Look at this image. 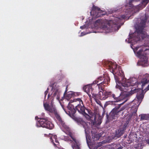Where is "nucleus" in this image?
Wrapping results in <instances>:
<instances>
[{
	"mask_svg": "<svg viewBox=\"0 0 149 149\" xmlns=\"http://www.w3.org/2000/svg\"><path fill=\"white\" fill-rule=\"evenodd\" d=\"M84 128L85 129V133L86 134V139L87 140V137L88 136V134L90 133V128L89 127H87L86 128L84 126Z\"/></svg>",
	"mask_w": 149,
	"mask_h": 149,
	"instance_id": "obj_22",
	"label": "nucleus"
},
{
	"mask_svg": "<svg viewBox=\"0 0 149 149\" xmlns=\"http://www.w3.org/2000/svg\"><path fill=\"white\" fill-rule=\"evenodd\" d=\"M99 135L98 134H96L93 136V138L95 140H98L99 139Z\"/></svg>",
	"mask_w": 149,
	"mask_h": 149,
	"instance_id": "obj_25",
	"label": "nucleus"
},
{
	"mask_svg": "<svg viewBox=\"0 0 149 149\" xmlns=\"http://www.w3.org/2000/svg\"><path fill=\"white\" fill-rule=\"evenodd\" d=\"M116 149H122L123 147L122 146L119 144H117L115 146Z\"/></svg>",
	"mask_w": 149,
	"mask_h": 149,
	"instance_id": "obj_26",
	"label": "nucleus"
},
{
	"mask_svg": "<svg viewBox=\"0 0 149 149\" xmlns=\"http://www.w3.org/2000/svg\"><path fill=\"white\" fill-rule=\"evenodd\" d=\"M129 90H128L126 91H126L125 90L121 91H122L121 93V94H120V95L117 96H116V95L115 94H112L111 97L114 99L115 102H118L122 100L123 99L122 97V95L124 96L123 98L125 97H127L130 94V93H128L127 92Z\"/></svg>",
	"mask_w": 149,
	"mask_h": 149,
	"instance_id": "obj_13",
	"label": "nucleus"
},
{
	"mask_svg": "<svg viewBox=\"0 0 149 149\" xmlns=\"http://www.w3.org/2000/svg\"><path fill=\"white\" fill-rule=\"evenodd\" d=\"M74 93L73 92H69L64 95L65 98L68 100H69L70 99L75 96Z\"/></svg>",
	"mask_w": 149,
	"mask_h": 149,
	"instance_id": "obj_18",
	"label": "nucleus"
},
{
	"mask_svg": "<svg viewBox=\"0 0 149 149\" xmlns=\"http://www.w3.org/2000/svg\"><path fill=\"white\" fill-rule=\"evenodd\" d=\"M129 37L128 38V39L127 40V39H126L125 41L126 42L127 41V42L128 43H130V32L129 33Z\"/></svg>",
	"mask_w": 149,
	"mask_h": 149,
	"instance_id": "obj_27",
	"label": "nucleus"
},
{
	"mask_svg": "<svg viewBox=\"0 0 149 149\" xmlns=\"http://www.w3.org/2000/svg\"><path fill=\"white\" fill-rule=\"evenodd\" d=\"M50 95H49V93L48 95V98H49V96H50Z\"/></svg>",
	"mask_w": 149,
	"mask_h": 149,
	"instance_id": "obj_40",
	"label": "nucleus"
},
{
	"mask_svg": "<svg viewBox=\"0 0 149 149\" xmlns=\"http://www.w3.org/2000/svg\"><path fill=\"white\" fill-rule=\"evenodd\" d=\"M139 116H140L141 117L140 120H148L149 119V116L148 115L146 114H141Z\"/></svg>",
	"mask_w": 149,
	"mask_h": 149,
	"instance_id": "obj_21",
	"label": "nucleus"
},
{
	"mask_svg": "<svg viewBox=\"0 0 149 149\" xmlns=\"http://www.w3.org/2000/svg\"><path fill=\"white\" fill-rule=\"evenodd\" d=\"M131 11L132 10V4L131 3Z\"/></svg>",
	"mask_w": 149,
	"mask_h": 149,
	"instance_id": "obj_38",
	"label": "nucleus"
},
{
	"mask_svg": "<svg viewBox=\"0 0 149 149\" xmlns=\"http://www.w3.org/2000/svg\"><path fill=\"white\" fill-rule=\"evenodd\" d=\"M36 125L38 127H42L49 130L52 129L54 126L49 118L46 117L39 118L36 123Z\"/></svg>",
	"mask_w": 149,
	"mask_h": 149,
	"instance_id": "obj_6",
	"label": "nucleus"
},
{
	"mask_svg": "<svg viewBox=\"0 0 149 149\" xmlns=\"http://www.w3.org/2000/svg\"><path fill=\"white\" fill-rule=\"evenodd\" d=\"M100 21H101V20L100 19H98V20H97L96 21H95V23H100Z\"/></svg>",
	"mask_w": 149,
	"mask_h": 149,
	"instance_id": "obj_33",
	"label": "nucleus"
},
{
	"mask_svg": "<svg viewBox=\"0 0 149 149\" xmlns=\"http://www.w3.org/2000/svg\"><path fill=\"white\" fill-rule=\"evenodd\" d=\"M70 129L69 131H66L67 132L66 133L74 141V145L72 146V148L73 149H80L81 144L79 142L76 140L74 134L72 132L70 131Z\"/></svg>",
	"mask_w": 149,
	"mask_h": 149,
	"instance_id": "obj_12",
	"label": "nucleus"
},
{
	"mask_svg": "<svg viewBox=\"0 0 149 149\" xmlns=\"http://www.w3.org/2000/svg\"><path fill=\"white\" fill-rule=\"evenodd\" d=\"M83 89L84 90V91L87 93H90L91 92L92 93L93 90V89L91 87H89L88 86H84L83 87Z\"/></svg>",
	"mask_w": 149,
	"mask_h": 149,
	"instance_id": "obj_20",
	"label": "nucleus"
},
{
	"mask_svg": "<svg viewBox=\"0 0 149 149\" xmlns=\"http://www.w3.org/2000/svg\"><path fill=\"white\" fill-rule=\"evenodd\" d=\"M44 107L45 109L49 113H54L55 116V114L58 113L55 108L53 107H51L48 104L44 103Z\"/></svg>",
	"mask_w": 149,
	"mask_h": 149,
	"instance_id": "obj_17",
	"label": "nucleus"
},
{
	"mask_svg": "<svg viewBox=\"0 0 149 149\" xmlns=\"http://www.w3.org/2000/svg\"><path fill=\"white\" fill-rule=\"evenodd\" d=\"M112 94L111 91H103V92L100 91L97 95H95V97H97L101 100H105L109 97H111Z\"/></svg>",
	"mask_w": 149,
	"mask_h": 149,
	"instance_id": "obj_11",
	"label": "nucleus"
},
{
	"mask_svg": "<svg viewBox=\"0 0 149 149\" xmlns=\"http://www.w3.org/2000/svg\"><path fill=\"white\" fill-rule=\"evenodd\" d=\"M100 123H101V121H100Z\"/></svg>",
	"mask_w": 149,
	"mask_h": 149,
	"instance_id": "obj_51",
	"label": "nucleus"
},
{
	"mask_svg": "<svg viewBox=\"0 0 149 149\" xmlns=\"http://www.w3.org/2000/svg\"><path fill=\"white\" fill-rule=\"evenodd\" d=\"M103 11L100 10L99 7L95 6L94 5H93L91 11L90 12L91 14L92 13H93V15L95 17L97 18L101 17L104 15L102 13Z\"/></svg>",
	"mask_w": 149,
	"mask_h": 149,
	"instance_id": "obj_14",
	"label": "nucleus"
},
{
	"mask_svg": "<svg viewBox=\"0 0 149 149\" xmlns=\"http://www.w3.org/2000/svg\"><path fill=\"white\" fill-rule=\"evenodd\" d=\"M100 116H99V118H98V120H100Z\"/></svg>",
	"mask_w": 149,
	"mask_h": 149,
	"instance_id": "obj_43",
	"label": "nucleus"
},
{
	"mask_svg": "<svg viewBox=\"0 0 149 149\" xmlns=\"http://www.w3.org/2000/svg\"><path fill=\"white\" fill-rule=\"evenodd\" d=\"M70 102L75 103V104H77L75 106L76 110L87 119H90L91 118L90 115L92 116L93 115V113L90 109L86 108L84 106L83 102L80 98L74 99L73 100H71Z\"/></svg>",
	"mask_w": 149,
	"mask_h": 149,
	"instance_id": "obj_3",
	"label": "nucleus"
},
{
	"mask_svg": "<svg viewBox=\"0 0 149 149\" xmlns=\"http://www.w3.org/2000/svg\"><path fill=\"white\" fill-rule=\"evenodd\" d=\"M110 79L109 77L107 74H104L103 76L99 77L97 80L93 82V84H97L99 90H101V91L103 92L104 91V84H108L109 82Z\"/></svg>",
	"mask_w": 149,
	"mask_h": 149,
	"instance_id": "obj_7",
	"label": "nucleus"
},
{
	"mask_svg": "<svg viewBox=\"0 0 149 149\" xmlns=\"http://www.w3.org/2000/svg\"><path fill=\"white\" fill-rule=\"evenodd\" d=\"M126 101V100H125L124 102H123V103H122V104H123L124 103H125V102Z\"/></svg>",
	"mask_w": 149,
	"mask_h": 149,
	"instance_id": "obj_46",
	"label": "nucleus"
},
{
	"mask_svg": "<svg viewBox=\"0 0 149 149\" xmlns=\"http://www.w3.org/2000/svg\"><path fill=\"white\" fill-rule=\"evenodd\" d=\"M146 142L149 144V139L147 140Z\"/></svg>",
	"mask_w": 149,
	"mask_h": 149,
	"instance_id": "obj_39",
	"label": "nucleus"
},
{
	"mask_svg": "<svg viewBox=\"0 0 149 149\" xmlns=\"http://www.w3.org/2000/svg\"><path fill=\"white\" fill-rule=\"evenodd\" d=\"M138 48H139V47H136V50H137L138 49Z\"/></svg>",
	"mask_w": 149,
	"mask_h": 149,
	"instance_id": "obj_45",
	"label": "nucleus"
},
{
	"mask_svg": "<svg viewBox=\"0 0 149 149\" xmlns=\"http://www.w3.org/2000/svg\"><path fill=\"white\" fill-rule=\"evenodd\" d=\"M131 47L133 49V48L132 47V46H131Z\"/></svg>",
	"mask_w": 149,
	"mask_h": 149,
	"instance_id": "obj_48",
	"label": "nucleus"
},
{
	"mask_svg": "<svg viewBox=\"0 0 149 149\" xmlns=\"http://www.w3.org/2000/svg\"><path fill=\"white\" fill-rule=\"evenodd\" d=\"M49 90V88H47V90L46 91H47L48 92Z\"/></svg>",
	"mask_w": 149,
	"mask_h": 149,
	"instance_id": "obj_41",
	"label": "nucleus"
},
{
	"mask_svg": "<svg viewBox=\"0 0 149 149\" xmlns=\"http://www.w3.org/2000/svg\"><path fill=\"white\" fill-rule=\"evenodd\" d=\"M57 95V98H59V92L58 89L54 91V93L53 94V96H56Z\"/></svg>",
	"mask_w": 149,
	"mask_h": 149,
	"instance_id": "obj_23",
	"label": "nucleus"
},
{
	"mask_svg": "<svg viewBox=\"0 0 149 149\" xmlns=\"http://www.w3.org/2000/svg\"><path fill=\"white\" fill-rule=\"evenodd\" d=\"M130 133L129 135V136H130Z\"/></svg>",
	"mask_w": 149,
	"mask_h": 149,
	"instance_id": "obj_49",
	"label": "nucleus"
},
{
	"mask_svg": "<svg viewBox=\"0 0 149 149\" xmlns=\"http://www.w3.org/2000/svg\"><path fill=\"white\" fill-rule=\"evenodd\" d=\"M52 86V89H53V86Z\"/></svg>",
	"mask_w": 149,
	"mask_h": 149,
	"instance_id": "obj_47",
	"label": "nucleus"
},
{
	"mask_svg": "<svg viewBox=\"0 0 149 149\" xmlns=\"http://www.w3.org/2000/svg\"><path fill=\"white\" fill-rule=\"evenodd\" d=\"M104 113H103L102 114V116H104Z\"/></svg>",
	"mask_w": 149,
	"mask_h": 149,
	"instance_id": "obj_44",
	"label": "nucleus"
},
{
	"mask_svg": "<svg viewBox=\"0 0 149 149\" xmlns=\"http://www.w3.org/2000/svg\"><path fill=\"white\" fill-rule=\"evenodd\" d=\"M57 136L56 135H52V136L51 137L52 138H52L53 139H54L55 140H56V139H57Z\"/></svg>",
	"mask_w": 149,
	"mask_h": 149,
	"instance_id": "obj_28",
	"label": "nucleus"
},
{
	"mask_svg": "<svg viewBox=\"0 0 149 149\" xmlns=\"http://www.w3.org/2000/svg\"><path fill=\"white\" fill-rule=\"evenodd\" d=\"M146 19L142 20L140 24L135 26L136 31L137 32V37L136 41L144 40L145 44H147L149 42V36L146 34L145 31L143 30L145 27Z\"/></svg>",
	"mask_w": 149,
	"mask_h": 149,
	"instance_id": "obj_4",
	"label": "nucleus"
},
{
	"mask_svg": "<svg viewBox=\"0 0 149 149\" xmlns=\"http://www.w3.org/2000/svg\"><path fill=\"white\" fill-rule=\"evenodd\" d=\"M149 53V49L143 47L137 52V54L139 57L141 58V60L139 62V64L143 67L147 66L148 58L146 55Z\"/></svg>",
	"mask_w": 149,
	"mask_h": 149,
	"instance_id": "obj_5",
	"label": "nucleus"
},
{
	"mask_svg": "<svg viewBox=\"0 0 149 149\" xmlns=\"http://www.w3.org/2000/svg\"><path fill=\"white\" fill-rule=\"evenodd\" d=\"M50 139L51 140V141L53 143L54 146L55 147H57L56 146L59 144V143L58 140H57V139H56V140H55V142L56 143V144L54 143V140L52 139V138H50Z\"/></svg>",
	"mask_w": 149,
	"mask_h": 149,
	"instance_id": "obj_24",
	"label": "nucleus"
},
{
	"mask_svg": "<svg viewBox=\"0 0 149 149\" xmlns=\"http://www.w3.org/2000/svg\"><path fill=\"white\" fill-rule=\"evenodd\" d=\"M109 69L114 75L117 88L120 91L125 90V91L130 88V80L124 77L123 72L120 66L117 67L116 65L112 64L109 65Z\"/></svg>",
	"mask_w": 149,
	"mask_h": 149,
	"instance_id": "obj_2",
	"label": "nucleus"
},
{
	"mask_svg": "<svg viewBox=\"0 0 149 149\" xmlns=\"http://www.w3.org/2000/svg\"><path fill=\"white\" fill-rule=\"evenodd\" d=\"M96 101L97 103L98 104H101L100 102L99 101H98H98H97V100H96Z\"/></svg>",
	"mask_w": 149,
	"mask_h": 149,
	"instance_id": "obj_35",
	"label": "nucleus"
},
{
	"mask_svg": "<svg viewBox=\"0 0 149 149\" xmlns=\"http://www.w3.org/2000/svg\"><path fill=\"white\" fill-rule=\"evenodd\" d=\"M120 26H119V25L118 26V29H119V28H120Z\"/></svg>",
	"mask_w": 149,
	"mask_h": 149,
	"instance_id": "obj_42",
	"label": "nucleus"
},
{
	"mask_svg": "<svg viewBox=\"0 0 149 149\" xmlns=\"http://www.w3.org/2000/svg\"><path fill=\"white\" fill-rule=\"evenodd\" d=\"M133 79V78H131V86H132V80Z\"/></svg>",
	"mask_w": 149,
	"mask_h": 149,
	"instance_id": "obj_37",
	"label": "nucleus"
},
{
	"mask_svg": "<svg viewBox=\"0 0 149 149\" xmlns=\"http://www.w3.org/2000/svg\"><path fill=\"white\" fill-rule=\"evenodd\" d=\"M48 92L47 91H45V97L47 95V94L48 93Z\"/></svg>",
	"mask_w": 149,
	"mask_h": 149,
	"instance_id": "obj_34",
	"label": "nucleus"
},
{
	"mask_svg": "<svg viewBox=\"0 0 149 149\" xmlns=\"http://www.w3.org/2000/svg\"><path fill=\"white\" fill-rule=\"evenodd\" d=\"M75 95H81V93H75Z\"/></svg>",
	"mask_w": 149,
	"mask_h": 149,
	"instance_id": "obj_32",
	"label": "nucleus"
},
{
	"mask_svg": "<svg viewBox=\"0 0 149 149\" xmlns=\"http://www.w3.org/2000/svg\"><path fill=\"white\" fill-rule=\"evenodd\" d=\"M55 116L58 120L59 125L61 126L65 130L69 131V127L66 125L64 121L62 119L59 114L58 113H56L55 114Z\"/></svg>",
	"mask_w": 149,
	"mask_h": 149,
	"instance_id": "obj_15",
	"label": "nucleus"
},
{
	"mask_svg": "<svg viewBox=\"0 0 149 149\" xmlns=\"http://www.w3.org/2000/svg\"><path fill=\"white\" fill-rule=\"evenodd\" d=\"M68 85H67L66 86V89H65V91L64 92V95H65L66 93H67V91L68 90Z\"/></svg>",
	"mask_w": 149,
	"mask_h": 149,
	"instance_id": "obj_29",
	"label": "nucleus"
},
{
	"mask_svg": "<svg viewBox=\"0 0 149 149\" xmlns=\"http://www.w3.org/2000/svg\"><path fill=\"white\" fill-rule=\"evenodd\" d=\"M96 116L95 115H94V122H93V124H95V122H96Z\"/></svg>",
	"mask_w": 149,
	"mask_h": 149,
	"instance_id": "obj_30",
	"label": "nucleus"
},
{
	"mask_svg": "<svg viewBox=\"0 0 149 149\" xmlns=\"http://www.w3.org/2000/svg\"><path fill=\"white\" fill-rule=\"evenodd\" d=\"M119 108V106L116 107L113 109L109 115L107 114V123L116 119V117H117L118 113L120 111V110H118Z\"/></svg>",
	"mask_w": 149,
	"mask_h": 149,
	"instance_id": "obj_10",
	"label": "nucleus"
},
{
	"mask_svg": "<svg viewBox=\"0 0 149 149\" xmlns=\"http://www.w3.org/2000/svg\"><path fill=\"white\" fill-rule=\"evenodd\" d=\"M52 101H51V104H52V103H53V100L54 99V98H53V97H52Z\"/></svg>",
	"mask_w": 149,
	"mask_h": 149,
	"instance_id": "obj_36",
	"label": "nucleus"
},
{
	"mask_svg": "<svg viewBox=\"0 0 149 149\" xmlns=\"http://www.w3.org/2000/svg\"><path fill=\"white\" fill-rule=\"evenodd\" d=\"M125 7L126 8H127V6H125Z\"/></svg>",
	"mask_w": 149,
	"mask_h": 149,
	"instance_id": "obj_50",
	"label": "nucleus"
},
{
	"mask_svg": "<svg viewBox=\"0 0 149 149\" xmlns=\"http://www.w3.org/2000/svg\"><path fill=\"white\" fill-rule=\"evenodd\" d=\"M142 83L141 88L131 87V95L135 93H136V99H135L131 102V120L137 121L138 120V116L137 111L139 106L143 99L144 94L143 88L146 84L149 83V74H146L144 76L143 78L141 81ZM146 91L149 90V84L147 88Z\"/></svg>",
	"mask_w": 149,
	"mask_h": 149,
	"instance_id": "obj_1",
	"label": "nucleus"
},
{
	"mask_svg": "<svg viewBox=\"0 0 149 149\" xmlns=\"http://www.w3.org/2000/svg\"><path fill=\"white\" fill-rule=\"evenodd\" d=\"M134 148H135L136 149V148L135 147Z\"/></svg>",
	"mask_w": 149,
	"mask_h": 149,
	"instance_id": "obj_53",
	"label": "nucleus"
},
{
	"mask_svg": "<svg viewBox=\"0 0 149 149\" xmlns=\"http://www.w3.org/2000/svg\"><path fill=\"white\" fill-rule=\"evenodd\" d=\"M130 120V116L129 115L126 118V122L124 126L122 127H120L119 128L117 129L116 130L114 137V139H116L117 138H118L123 134L124 131L126 129L125 128L127 126V125L129 123Z\"/></svg>",
	"mask_w": 149,
	"mask_h": 149,
	"instance_id": "obj_9",
	"label": "nucleus"
},
{
	"mask_svg": "<svg viewBox=\"0 0 149 149\" xmlns=\"http://www.w3.org/2000/svg\"><path fill=\"white\" fill-rule=\"evenodd\" d=\"M128 3L129 8L124 9L123 10V12H125V15H121L120 17L116 18L114 20L116 22L115 23V25H117L120 23L122 19L127 20L130 17V15H129L130 14V0H129Z\"/></svg>",
	"mask_w": 149,
	"mask_h": 149,
	"instance_id": "obj_8",
	"label": "nucleus"
},
{
	"mask_svg": "<svg viewBox=\"0 0 149 149\" xmlns=\"http://www.w3.org/2000/svg\"><path fill=\"white\" fill-rule=\"evenodd\" d=\"M85 25H83V26H81L80 28L82 29H83L85 28Z\"/></svg>",
	"mask_w": 149,
	"mask_h": 149,
	"instance_id": "obj_31",
	"label": "nucleus"
},
{
	"mask_svg": "<svg viewBox=\"0 0 149 149\" xmlns=\"http://www.w3.org/2000/svg\"><path fill=\"white\" fill-rule=\"evenodd\" d=\"M136 83V81H135V82L134 83V84H135Z\"/></svg>",
	"mask_w": 149,
	"mask_h": 149,
	"instance_id": "obj_52",
	"label": "nucleus"
},
{
	"mask_svg": "<svg viewBox=\"0 0 149 149\" xmlns=\"http://www.w3.org/2000/svg\"><path fill=\"white\" fill-rule=\"evenodd\" d=\"M139 0H131V3L133 1H138ZM141 4L140 5L139 7L141 6L142 8H144L149 1V0H142Z\"/></svg>",
	"mask_w": 149,
	"mask_h": 149,
	"instance_id": "obj_19",
	"label": "nucleus"
},
{
	"mask_svg": "<svg viewBox=\"0 0 149 149\" xmlns=\"http://www.w3.org/2000/svg\"><path fill=\"white\" fill-rule=\"evenodd\" d=\"M75 104V103L74 102V103L73 105H70L68 107V112H66V113L68 114L72 118H75L74 116V114L76 111V109L74 108V105Z\"/></svg>",
	"mask_w": 149,
	"mask_h": 149,
	"instance_id": "obj_16",
	"label": "nucleus"
}]
</instances>
